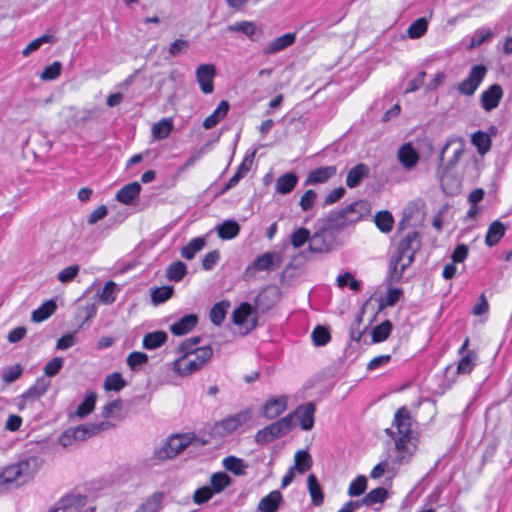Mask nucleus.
I'll list each match as a JSON object with an SVG mask.
<instances>
[{
    "mask_svg": "<svg viewBox=\"0 0 512 512\" xmlns=\"http://www.w3.org/2000/svg\"><path fill=\"white\" fill-rule=\"evenodd\" d=\"M415 422L406 406L400 407L394 414L393 426L397 429L398 438L395 448L399 452L395 462L408 463L417 450V437L413 434L412 425Z\"/></svg>",
    "mask_w": 512,
    "mask_h": 512,
    "instance_id": "nucleus-1",
    "label": "nucleus"
},
{
    "mask_svg": "<svg viewBox=\"0 0 512 512\" xmlns=\"http://www.w3.org/2000/svg\"><path fill=\"white\" fill-rule=\"evenodd\" d=\"M195 438L194 433L174 434L168 437L160 447L154 449L150 458V464L158 465L165 460L175 458L186 449Z\"/></svg>",
    "mask_w": 512,
    "mask_h": 512,
    "instance_id": "nucleus-2",
    "label": "nucleus"
},
{
    "mask_svg": "<svg viewBox=\"0 0 512 512\" xmlns=\"http://www.w3.org/2000/svg\"><path fill=\"white\" fill-rule=\"evenodd\" d=\"M294 427L295 422L293 421V413H289L259 430L255 434L254 440L259 445H265L287 435L294 429Z\"/></svg>",
    "mask_w": 512,
    "mask_h": 512,
    "instance_id": "nucleus-3",
    "label": "nucleus"
},
{
    "mask_svg": "<svg viewBox=\"0 0 512 512\" xmlns=\"http://www.w3.org/2000/svg\"><path fill=\"white\" fill-rule=\"evenodd\" d=\"M194 359L185 362L184 356H181L174 362V370L181 376H188L200 370L212 357L213 349L206 345L198 348L196 353H192Z\"/></svg>",
    "mask_w": 512,
    "mask_h": 512,
    "instance_id": "nucleus-4",
    "label": "nucleus"
},
{
    "mask_svg": "<svg viewBox=\"0 0 512 512\" xmlns=\"http://www.w3.org/2000/svg\"><path fill=\"white\" fill-rule=\"evenodd\" d=\"M251 419L252 410L250 408H246L216 422L214 429L218 435L222 437L227 436L246 425Z\"/></svg>",
    "mask_w": 512,
    "mask_h": 512,
    "instance_id": "nucleus-5",
    "label": "nucleus"
},
{
    "mask_svg": "<svg viewBox=\"0 0 512 512\" xmlns=\"http://www.w3.org/2000/svg\"><path fill=\"white\" fill-rule=\"evenodd\" d=\"M314 232L311 235V241L308 250L312 253H329L337 246V236L335 233L321 230L320 226L314 223Z\"/></svg>",
    "mask_w": 512,
    "mask_h": 512,
    "instance_id": "nucleus-6",
    "label": "nucleus"
},
{
    "mask_svg": "<svg viewBox=\"0 0 512 512\" xmlns=\"http://www.w3.org/2000/svg\"><path fill=\"white\" fill-rule=\"evenodd\" d=\"M477 360V353L474 350H469L460 358L456 369L453 368V365L446 366L444 369V374L447 381V388L452 386L457 375L470 374L476 366Z\"/></svg>",
    "mask_w": 512,
    "mask_h": 512,
    "instance_id": "nucleus-7",
    "label": "nucleus"
},
{
    "mask_svg": "<svg viewBox=\"0 0 512 512\" xmlns=\"http://www.w3.org/2000/svg\"><path fill=\"white\" fill-rule=\"evenodd\" d=\"M352 209L353 205H346L340 209L330 210L327 215L318 218L314 223L320 226L322 231H330L337 236L340 231L347 228L344 221L345 211H351Z\"/></svg>",
    "mask_w": 512,
    "mask_h": 512,
    "instance_id": "nucleus-8",
    "label": "nucleus"
},
{
    "mask_svg": "<svg viewBox=\"0 0 512 512\" xmlns=\"http://www.w3.org/2000/svg\"><path fill=\"white\" fill-rule=\"evenodd\" d=\"M487 67L484 64L474 65L463 81L457 84L456 89L461 95L472 96L487 74Z\"/></svg>",
    "mask_w": 512,
    "mask_h": 512,
    "instance_id": "nucleus-9",
    "label": "nucleus"
},
{
    "mask_svg": "<svg viewBox=\"0 0 512 512\" xmlns=\"http://www.w3.org/2000/svg\"><path fill=\"white\" fill-rule=\"evenodd\" d=\"M421 235L417 230L410 231L399 242L396 254L403 259H407L408 264H412L415 260V254L421 249Z\"/></svg>",
    "mask_w": 512,
    "mask_h": 512,
    "instance_id": "nucleus-10",
    "label": "nucleus"
},
{
    "mask_svg": "<svg viewBox=\"0 0 512 512\" xmlns=\"http://www.w3.org/2000/svg\"><path fill=\"white\" fill-rule=\"evenodd\" d=\"M281 259L277 252H265L256 257L245 269V276L251 277L256 272L273 271L280 266Z\"/></svg>",
    "mask_w": 512,
    "mask_h": 512,
    "instance_id": "nucleus-11",
    "label": "nucleus"
},
{
    "mask_svg": "<svg viewBox=\"0 0 512 512\" xmlns=\"http://www.w3.org/2000/svg\"><path fill=\"white\" fill-rule=\"evenodd\" d=\"M250 318L251 324L247 331L253 330L258 326L257 309L249 302H242L232 312V323L236 326H243Z\"/></svg>",
    "mask_w": 512,
    "mask_h": 512,
    "instance_id": "nucleus-12",
    "label": "nucleus"
},
{
    "mask_svg": "<svg viewBox=\"0 0 512 512\" xmlns=\"http://www.w3.org/2000/svg\"><path fill=\"white\" fill-rule=\"evenodd\" d=\"M44 460L36 454H31L28 451L22 452L18 456L17 467L19 468L23 482L32 478L43 465Z\"/></svg>",
    "mask_w": 512,
    "mask_h": 512,
    "instance_id": "nucleus-13",
    "label": "nucleus"
},
{
    "mask_svg": "<svg viewBox=\"0 0 512 512\" xmlns=\"http://www.w3.org/2000/svg\"><path fill=\"white\" fill-rule=\"evenodd\" d=\"M281 299V290L275 285L266 286L255 298L254 306L262 312L273 308Z\"/></svg>",
    "mask_w": 512,
    "mask_h": 512,
    "instance_id": "nucleus-14",
    "label": "nucleus"
},
{
    "mask_svg": "<svg viewBox=\"0 0 512 512\" xmlns=\"http://www.w3.org/2000/svg\"><path fill=\"white\" fill-rule=\"evenodd\" d=\"M91 432L87 424H81L64 430L58 438V443L62 447H68L76 442H82L91 438Z\"/></svg>",
    "mask_w": 512,
    "mask_h": 512,
    "instance_id": "nucleus-15",
    "label": "nucleus"
},
{
    "mask_svg": "<svg viewBox=\"0 0 512 512\" xmlns=\"http://www.w3.org/2000/svg\"><path fill=\"white\" fill-rule=\"evenodd\" d=\"M403 261L404 259L397 255L390 258L388 272L384 280L386 286H393L401 281L404 271L411 265Z\"/></svg>",
    "mask_w": 512,
    "mask_h": 512,
    "instance_id": "nucleus-16",
    "label": "nucleus"
},
{
    "mask_svg": "<svg viewBox=\"0 0 512 512\" xmlns=\"http://www.w3.org/2000/svg\"><path fill=\"white\" fill-rule=\"evenodd\" d=\"M215 75L216 68L213 64H201L197 67V82L204 94H211L214 91L213 79Z\"/></svg>",
    "mask_w": 512,
    "mask_h": 512,
    "instance_id": "nucleus-17",
    "label": "nucleus"
},
{
    "mask_svg": "<svg viewBox=\"0 0 512 512\" xmlns=\"http://www.w3.org/2000/svg\"><path fill=\"white\" fill-rule=\"evenodd\" d=\"M451 143V140L447 141L445 145L442 147L438 156L437 175L441 179H443L445 175H447L451 170L454 169V167L458 164L459 159L463 154V148L459 147L454 151L452 158H450L446 163H444L445 152L447 151Z\"/></svg>",
    "mask_w": 512,
    "mask_h": 512,
    "instance_id": "nucleus-18",
    "label": "nucleus"
},
{
    "mask_svg": "<svg viewBox=\"0 0 512 512\" xmlns=\"http://www.w3.org/2000/svg\"><path fill=\"white\" fill-rule=\"evenodd\" d=\"M503 97V89L500 84L495 83L484 90L480 96L481 107L490 112L497 108Z\"/></svg>",
    "mask_w": 512,
    "mask_h": 512,
    "instance_id": "nucleus-19",
    "label": "nucleus"
},
{
    "mask_svg": "<svg viewBox=\"0 0 512 512\" xmlns=\"http://www.w3.org/2000/svg\"><path fill=\"white\" fill-rule=\"evenodd\" d=\"M315 412L316 405L314 402H307L297 407V409L292 412L293 416L297 415L300 427L304 431H310L314 427L315 423Z\"/></svg>",
    "mask_w": 512,
    "mask_h": 512,
    "instance_id": "nucleus-20",
    "label": "nucleus"
},
{
    "mask_svg": "<svg viewBox=\"0 0 512 512\" xmlns=\"http://www.w3.org/2000/svg\"><path fill=\"white\" fill-rule=\"evenodd\" d=\"M86 497L81 494H67L61 497L49 512H73V509H78L84 506Z\"/></svg>",
    "mask_w": 512,
    "mask_h": 512,
    "instance_id": "nucleus-21",
    "label": "nucleus"
},
{
    "mask_svg": "<svg viewBox=\"0 0 512 512\" xmlns=\"http://www.w3.org/2000/svg\"><path fill=\"white\" fill-rule=\"evenodd\" d=\"M287 409V397L285 395L269 397L262 407V414L267 419H274Z\"/></svg>",
    "mask_w": 512,
    "mask_h": 512,
    "instance_id": "nucleus-22",
    "label": "nucleus"
},
{
    "mask_svg": "<svg viewBox=\"0 0 512 512\" xmlns=\"http://www.w3.org/2000/svg\"><path fill=\"white\" fill-rule=\"evenodd\" d=\"M296 42V33H285L268 43L262 50L263 55L269 56L285 50Z\"/></svg>",
    "mask_w": 512,
    "mask_h": 512,
    "instance_id": "nucleus-23",
    "label": "nucleus"
},
{
    "mask_svg": "<svg viewBox=\"0 0 512 512\" xmlns=\"http://www.w3.org/2000/svg\"><path fill=\"white\" fill-rule=\"evenodd\" d=\"M349 205H353V209L351 211H345L344 221L346 227L356 224L364 216L370 213V204L368 201L358 200L350 203Z\"/></svg>",
    "mask_w": 512,
    "mask_h": 512,
    "instance_id": "nucleus-24",
    "label": "nucleus"
},
{
    "mask_svg": "<svg viewBox=\"0 0 512 512\" xmlns=\"http://www.w3.org/2000/svg\"><path fill=\"white\" fill-rule=\"evenodd\" d=\"M199 322V317L195 313L182 316L175 323L170 325V332L174 336H183L192 331Z\"/></svg>",
    "mask_w": 512,
    "mask_h": 512,
    "instance_id": "nucleus-25",
    "label": "nucleus"
},
{
    "mask_svg": "<svg viewBox=\"0 0 512 512\" xmlns=\"http://www.w3.org/2000/svg\"><path fill=\"white\" fill-rule=\"evenodd\" d=\"M337 172L336 166H322L311 170L304 181V186L317 185L327 182Z\"/></svg>",
    "mask_w": 512,
    "mask_h": 512,
    "instance_id": "nucleus-26",
    "label": "nucleus"
},
{
    "mask_svg": "<svg viewBox=\"0 0 512 512\" xmlns=\"http://www.w3.org/2000/svg\"><path fill=\"white\" fill-rule=\"evenodd\" d=\"M51 385V381L45 376H40L35 383L21 395V399L35 401L41 398Z\"/></svg>",
    "mask_w": 512,
    "mask_h": 512,
    "instance_id": "nucleus-27",
    "label": "nucleus"
},
{
    "mask_svg": "<svg viewBox=\"0 0 512 512\" xmlns=\"http://www.w3.org/2000/svg\"><path fill=\"white\" fill-rule=\"evenodd\" d=\"M227 29L229 31L243 33L251 41H254V42L258 41L263 34V31L261 28L257 27L253 22L246 21V20L235 22V23L229 25L227 27Z\"/></svg>",
    "mask_w": 512,
    "mask_h": 512,
    "instance_id": "nucleus-28",
    "label": "nucleus"
},
{
    "mask_svg": "<svg viewBox=\"0 0 512 512\" xmlns=\"http://www.w3.org/2000/svg\"><path fill=\"white\" fill-rule=\"evenodd\" d=\"M398 160L403 167L410 170L417 165L419 153L411 143H405L398 150Z\"/></svg>",
    "mask_w": 512,
    "mask_h": 512,
    "instance_id": "nucleus-29",
    "label": "nucleus"
},
{
    "mask_svg": "<svg viewBox=\"0 0 512 512\" xmlns=\"http://www.w3.org/2000/svg\"><path fill=\"white\" fill-rule=\"evenodd\" d=\"M141 189V185L136 181L126 184L116 193V200L124 205H132L139 197Z\"/></svg>",
    "mask_w": 512,
    "mask_h": 512,
    "instance_id": "nucleus-30",
    "label": "nucleus"
},
{
    "mask_svg": "<svg viewBox=\"0 0 512 512\" xmlns=\"http://www.w3.org/2000/svg\"><path fill=\"white\" fill-rule=\"evenodd\" d=\"M215 230L217 232L218 237L221 240L227 241L232 240L239 235L241 231V226L236 220L227 219L224 220L222 223L218 224L215 227Z\"/></svg>",
    "mask_w": 512,
    "mask_h": 512,
    "instance_id": "nucleus-31",
    "label": "nucleus"
},
{
    "mask_svg": "<svg viewBox=\"0 0 512 512\" xmlns=\"http://www.w3.org/2000/svg\"><path fill=\"white\" fill-rule=\"evenodd\" d=\"M282 502L281 492L273 490L259 501L257 509L261 512H277Z\"/></svg>",
    "mask_w": 512,
    "mask_h": 512,
    "instance_id": "nucleus-32",
    "label": "nucleus"
},
{
    "mask_svg": "<svg viewBox=\"0 0 512 512\" xmlns=\"http://www.w3.org/2000/svg\"><path fill=\"white\" fill-rule=\"evenodd\" d=\"M298 181L299 177L295 172H287L277 178L275 190L281 195H287L295 189Z\"/></svg>",
    "mask_w": 512,
    "mask_h": 512,
    "instance_id": "nucleus-33",
    "label": "nucleus"
},
{
    "mask_svg": "<svg viewBox=\"0 0 512 512\" xmlns=\"http://www.w3.org/2000/svg\"><path fill=\"white\" fill-rule=\"evenodd\" d=\"M505 232L506 227L500 220L493 221L487 229L485 244L490 248L496 246L504 237Z\"/></svg>",
    "mask_w": 512,
    "mask_h": 512,
    "instance_id": "nucleus-34",
    "label": "nucleus"
},
{
    "mask_svg": "<svg viewBox=\"0 0 512 512\" xmlns=\"http://www.w3.org/2000/svg\"><path fill=\"white\" fill-rule=\"evenodd\" d=\"M369 167L364 163H359L352 167L346 177V185L349 188H356L362 180L369 175Z\"/></svg>",
    "mask_w": 512,
    "mask_h": 512,
    "instance_id": "nucleus-35",
    "label": "nucleus"
},
{
    "mask_svg": "<svg viewBox=\"0 0 512 512\" xmlns=\"http://www.w3.org/2000/svg\"><path fill=\"white\" fill-rule=\"evenodd\" d=\"M164 498L163 491L154 492L134 512H159L162 509Z\"/></svg>",
    "mask_w": 512,
    "mask_h": 512,
    "instance_id": "nucleus-36",
    "label": "nucleus"
},
{
    "mask_svg": "<svg viewBox=\"0 0 512 512\" xmlns=\"http://www.w3.org/2000/svg\"><path fill=\"white\" fill-rule=\"evenodd\" d=\"M229 108L230 104L227 100L220 101L213 113L204 119L203 127L205 129L215 127L227 115Z\"/></svg>",
    "mask_w": 512,
    "mask_h": 512,
    "instance_id": "nucleus-37",
    "label": "nucleus"
},
{
    "mask_svg": "<svg viewBox=\"0 0 512 512\" xmlns=\"http://www.w3.org/2000/svg\"><path fill=\"white\" fill-rule=\"evenodd\" d=\"M168 334L163 330L146 333L142 345L146 350H155L166 343Z\"/></svg>",
    "mask_w": 512,
    "mask_h": 512,
    "instance_id": "nucleus-38",
    "label": "nucleus"
},
{
    "mask_svg": "<svg viewBox=\"0 0 512 512\" xmlns=\"http://www.w3.org/2000/svg\"><path fill=\"white\" fill-rule=\"evenodd\" d=\"M493 36L494 32L491 28L480 27L472 33L469 39V43L466 45V48L467 50L471 51L492 39Z\"/></svg>",
    "mask_w": 512,
    "mask_h": 512,
    "instance_id": "nucleus-39",
    "label": "nucleus"
},
{
    "mask_svg": "<svg viewBox=\"0 0 512 512\" xmlns=\"http://www.w3.org/2000/svg\"><path fill=\"white\" fill-rule=\"evenodd\" d=\"M471 143L476 147L477 152L481 156L487 154L492 146L490 134L482 130H478L472 134Z\"/></svg>",
    "mask_w": 512,
    "mask_h": 512,
    "instance_id": "nucleus-40",
    "label": "nucleus"
},
{
    "mask_svg": "<svg viewBox=\"0 0 512 512\" xmlns=\"http://www.w3.org/2000/svg\"><path fill=\"white\" fill-rule=\"evenodd\" d=\"M223 467L234 474L235 476H243L246 474V468L248 464L241 458H238L234 455L226 456L222 460Z\"/></svg>",
    "mask_w": 512,
    "mask_h": 512,
    "instance_id": "nucleus-41",
    "label": "nucleus"
},
{
    "mask_svg": "<svg viewBox=\"0 0 512 512\" xmlns=\"http://www.w3.org/2000/svg\"><path fill=\"white\" fill-rule=\"evenodd\" d=\"M56 309L57 304L55 300H47L32 312L31 319L35 323H41L48 319L56 311Z\"/></svg>",
    "mask_w": 512,
    "mask_h": 512,
    "instance_id": "nucleus-42",
    "label": "nucleus"
},
{
    "mask_svg": "<svg viewBox=\"0 0 512 512\" xmlns=\"http://www.w3.org/2000/svg\"><path fill=\"white\" fill-rule=\"evenodd\" d=\"M307 486L311 496L312 504L320 506L324 502V493L322 487L314 474H309L307 477Z\"/></svg>",
    "mask_w": 512,
    "mask_h": 512,
    "instance_id": "nucleus-43",
    "label": "nucleus"
},
{
    "mask_svg": "<svg viewBox=\"0 0 512 512\" xmlns=\"http://www.w3.org/2000/svg\"><path fill=\"white\" fill-rule=\"evenodd\" d=\"M230 305V301L221 300L212 306L209 317L213 325L220 326L224 322Z\"/></svg>",
    "mask_w": 512,
    "mask_h": 512,
    "instance_id": "nucleus-44",
    "label": "nucleus"
},
{
    "mask_svg": "<svg viewBox=\"0 0 512 512\" xmlns=\"http://www.w3.org/2000/svg\"><path fill=\"white\" fill-rule=\"evenodd\" d=\"M205 245L206 239L204 237H195L182 247L181 256L186 260H192L195 255L205 247Z\"/></svg>",
    "mask_w": 512,
    "mask_h": 512,
    "instance_id": "nucleus-45",
    "label": "nucleus"
},
{
    "mask_svg": "<svg viewBox=\"0 0 512 512\" xmlns=\"http://www.w3.org/2000/svg\"><path fill=\"white\" fill-rule=\"evenodd\" d=\"M96 400L97 394L94 391L87 392L82 402L78 405L75 415L81 419L88 416L95 409Z\"/></svg>",
    "mask_w": 512,
    "mask_h": 512,
    "instance_id": "nucleus-46",
    "label": "nucleus"
},
{
    "mask_svg": "<svg viewBox=\"0 0 512 512\" xmlns=\"http://www.w3.org/2000/svg\"><path fill=\"white\" fill-rule=\"evenodd\" d=\"M374 222L382 233H389L393 229L394 217L390 211L381 210L375 214Z\"/></svg>",
    "mask_w": 512,
    "mask_h": 512,
    "instance_id": "nucleus-47",
    "label": "nucleus"
},
{
    "mask_svg": "<svg viewBox=\"0 0 512 512\" xmlns=\"http://www.w3.org/2000/svg\"><path fill=\"white\" fill-rule=\"evenodd\" d=\"M232 478L226 472H215L210 477V487L214 494H219L232 484Z\"/></svg>",
    "mask_w": 512,
    "mask_h": 512,
    "instance_id": "nucleus-48",
    "label": "nucleus"
},
{
    "mask_svg": "<svg viewBox=\"0 0 512 512\" xmlns=\"http://www.w3.org/2000/svg\"><path fill=\"white\" fill-rule=\"evenodd\" d=\"M389 497L388 490L384 487H377L369 491L363 498L362 503L365 506H373L375 504L384 503Z\"/></svg>",
    "mask_w": 512,
    "mask_h": 512,
    "instance_id": "nucleus-49",
    "label": "nucleus"
},
{
    "mask_svg": "<svg viewBox=\"0 0 512 512\" xmlns=\"http://www.w3.org/2000/svg\"><path fill=\"white\" fill-rule=\"evenodd\" d=\"M393 330V324L390 320H384L380 324L376 325L372 331V342L381 343L388 339Z\"/></svg>",
    "mask_w": 512,
    "mask_h": 512,
    "instance_id": "nucleus-50",
    "label": "nucleus"
},
{
    "mask_svg": "<svg viewBox=\"0 0 512 512\" xmlns=\"http://www.w3.org/2000/svg\"><path fill=\"white\" fill-rule=\"evenodd\" d=\"M19 479L23 480V476L16 463L6 467L3 472L0 473V493L7 484H11Z\"/></svg>",
    "mask_w": 512,
    "mask_h": 512,
    "instance_id": "nucleus-51",
    "label": "nucleus"
},
{
    "mask_svg": "<svg viewBox=\"0 0 512 512\" xmlns=\"http://www.w3.org/2000/svg\"><path fill=\"white\" fill-rule=\"evenodd\" d=\"M173 130V121L170 118H163L152 126V136L156 140L167 138Z\"/></svg>",
    "mask_w": 512,
    "mask_h": 512,
    "instance_id": "nucleus-52",
    "label": "nucleus"
},
{
    "mask_svg": "<svg viewBox=\"0 0 512 512\" xmlns=\"http://www.w3.org/2000/svg\"><path fill=\"white\" fill-rule=\"evenodd\" d=\"M174 294V287L164 285L151 289V301L154 305H160L168 301Z\"/></svg>",
    "mask_w": 512,
    "mask_h": 512,
    "instance_id": "nucleus-53",
    "label": "nucleus"
},
{
    "mask_svg": "<svg viewBox=\"0 0 512 512\" xmlns=\"http://www.w3.org/2000/svg\"><path fill=\"white\" fill-rule=\"evenodd\" d=\"M294 470L303 474L310 470L313 464L312 457L307 450H299L294 456Z\"/></svg>",
    "mask_w": 512,
    "mask_h": 512,
    "instance_id": "nucleus-54",
    "label": "nucleus"
},
{
    "mask_svg": "<svg viewBox=\"0 0 512 512\" xmlns=\"http://www.w3.org/2000/svg\"><path fill=\"white\" fill-rule=\"evenodd\" d=\"M187 274V266L184 262L178 260L172 262L166 269V277L173 282L181 281Z\"/></svg>",
    "mask_w": 512,
    "mask_h": 512,
    "instance_id": "nucleus-55",
    "label": "nucleus"
},
{
    "mask_svg": "<svg viewBox=\"0 0 512 512\" xmlns=\"http://www.w3.org/2000/svg\"><path fill=\"white\" fill-rule=\"evenodd\" d=\"M312 233L306 227L296 228L290 237V242L293 248L299 249L303 247L307 242L310 243Z\"/></svg>",
    "mask_w": 512,
    "mask_h": 512,
    "instance_id": "nucleus-56",
    "label": "nucleus"
},
{
    "mask_svg": "<svg viewBox=\"0 0 512 512\" xmlns=\"http://www.w3.org/2000/svg\"><path fill=\"white\" fill-rule=\"evenodd\" d=\"M311 339L316 347L327 345L331 340V334L328 327L317 325L311 333Z\"/></svg>",
    "mask_w": 512,
    "mask_h": 512,
    "instance_id": "nucleus-57",
    "label": "nucleus"
},
{
    "mask_svg": "<svg viewBox=\"0 0 512 512\" xmlns=\"http://www.w3.org/2000/svg\"><path fill=\"white\" fill-rule=\"evenodd\" d=\"M127 385L126 380L120 372H114L106 376L104 380V389L106 391L119 392Z\"/></svg>",
    "mask_w": 512,
    "mask_h": 512,
    "instance_id": "nucleus-58",
    "label": "nucleus"
},
{
    "mask_svg": "<svg viewBox=\"0 0 512 512\" xmlns=\"http://www.w3.org/2000/svg\"><path fill=\"white\" fill-rule=\"evenodd\" d=\"M118 291V286L114 281H107L104 284L101 293L99 294L100 301L105 305L112 304L116 300V295Z\"/></svg>",
    "mask_w": 512,
    "mask_h": 512,
    "instance_id": "nucleus-59",
    "label": "nucleus"
},
{
    "mask_svg": "<svg viewBox=\"0 0 512 512\" xmlns=\"http://www.w3.org/2000/svg\"><path fill=\"white\" fill-rule=\"evenodd\" d=\"M428 29V21L425 17L414 20L407 29V34L411 39L422 37Z\"/></svg>",
    "mask_w": 512,
    "mask_h": 512,
    "instance_id": "nucleus-60",
    "label": "nucleus"
},
{
    "mask_svg": "<svg viewBox=\"0 0 512 512\" xmlns=\"http://www.w3.org/2000/svg\"><path fill=\"white\" fill-rule=\"evenodd\" d=\"M55 36L52 34H44L32 40L22 51L23 56H29L32 52L37 51L43 44L54 43Z\"/></svg>",
    "mask_w": 512,
    "mask_h": 512,
    "instance_id": "nucleus-61",
    "label": "nucleus"
},
{
    "mask_svg": "<svg viewBox=\"0 0 512 512\" xmlns=\"http://www.w3.org/2000/svg\"><path fill=\"white\" fill-rule=\"evenodd\" d=\"M403 296V290L398 287L387 286V294L385 299H381L379 303L380 309L384 307L394 306Z\"/></svg>",
    "mask_w": 512,
    "mask_h": 512,
    "instance_id": "nucleus-62",
    "label": "nucleus"
},
{
    "mask_svg": "<svg viewBox=\"0 0 512 512\" xmlns=\"http://www.w3.org/2000/svg\"><path fill=\"white\" fill-rule=\"evenodd\" d=\"M97 305L95 303H88L85 306H79L77 308L76 318H81L82 322L79 328H83L85 323L93 319L97 314Z\"/></svg>",
    "mask_w": 512,
    "mask_h": 512,
    "instance_id": "nucleus-63",
    "label": "nucleus"
},
{
    "mask_svg": "<svg viewBox=\"0 0 512 512\" xmlns=\"http://www.w3.org/2000/svg\"><path fill=\"white\" fill-rule=\"evenodd\" d=\"M23 370L24 369H23L22 365L19 363L3 368L2 381L6 385L15 382L16 380H18L21 377V375L23 374Z\"/></svg>",
    "mask_w": 512,
    "mask_h": 512,
    "instance_id": "nucleus-64",
    "label": "nucleus"
}]
</instances>
